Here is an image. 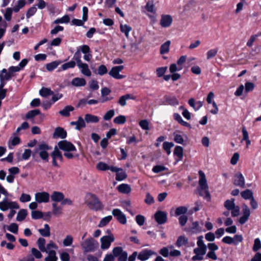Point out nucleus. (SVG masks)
Masks as SVG:
<instances>
[{
    "mask_svg": "<svg viewBox=\"0 0 261 261\" xmlns=\"http://www.w3.org/2000/svg\"><path fill=\"white\" fill-rule=\"evenodd\" d=\"M28 215L27 210L25 209H21L18 213L16 220L18 221H22L25 219Z\"/></svg>",
    "mask_w": 261,
    "mask_h": 261,
    "instance_id": "2f4dec72",
    "label": "nucleus"
},
{
    "mask_svg": "<svg viewBox=\"0 0 261 261\" xmlns=\"http://www.w3.org/2000/svg\"><path fill=\"white\" fill-rule=\"evenodd\" d=\"M218 49L217 48H213L208 50L206 53L207 59L209 60L214 57L217 54Z\"/></svg>",
    "mask_w": 261,
    "mask_h": 261,
    "instance_id": "8fccbe9b",
    "label": "nucleus"
},
{
    "mask_svg": "<svg viewBox=\"0 0 261 261\" xmlns=\"http://www.w3.org/2000/svg\"><path fill=\"white\" fill-rule=\"evenodd\" d=\"M70 21V18L68 15H66L61 18L57 19L54 21V24L68 23Z\"/></svg>",
    "mask_w": 261,
    "mask_h": 261,
    "instance_id": "79ce46f5",
    "label": "nucleus"
},
{
    "mask_svg": "<svg viewBox=\"0 0 261 261\" xmlns=\"http://www.w3.org/2000/svg\"><path fill=\"white\" fill-rule=\"evenodd\" d=\"M51 147L48 146L46 144L42 143L39 144L35 148V153L39 154L40 157L45 161H48V153L47 150H50Z\"/></svg>",
    "mask_w": 261,
    "mask_h": 261,
    "instance_id": "20e7f679",
    "label": "nucleus"
},
{
    "mask_svg": "<svg viewBox=\"0 0 261 261\" xmlns=\"http://www.w3.org/2000/svg\"><path fill=\"white\" fill-rule=\"evenodd\" d=\"M172 18L169 15H163L161 16L160 24L163 28L169 27L172 23Z\"/></svg>",
    "mask_w": 261,
    "mask_h": 261,
    "instance_id": "f3484780",
    "label": "nucleus"
},
{
    "mask_svg": "<svg viewBox=\"0 0 261 261\" xmlns=\"http://www.w3.org/2000/svg\"><path fill=\"white\" fill-rule=\"evenodd\" d=\"M8 197H6L2 201L0 202V209L3 211H6L8 209H19V205L15 201H10L8 200Z\"/></svg>",
    "mask_w": 261,
    "mask_h": 261,
    "instance_id": "39448f33",
    "label": "nucleus"
},
{
    "mask_svg": "<svg viewBox=\"0 0 261 261\" xmlns=\"http://www.w3.org/2000/svg\"><path fill=\"white\" fill-rule=\"evenodd\" d=\"M241 195L245 199H251V198H253V192L249 189L242 192Z\"/></svg>",
    "mask_w": 261,
    "mask_h": 261,
    "instance_id": "c9c22d12",
    "label": "nucleus"
},
{
    "mask_svg": "<svg viewBox=\"0 0 261 261\" xmlns=\"http://www.w3.org/2000/svg\"><path fill=\"white\" fill-rule=\"evenodd\" d=\"M118 190L124 194H128L131 191V188L128 184H122L117 187Z\"/></svg>",
    "mask_w": 261,
    "mask_h": 261,
    "instance_id": "bb28decb",
    "label": "nucleus"
},
{
    "mask_svg": "<svg viewBox=\"0 0 261 261\" xmlns=\"http://www.w3.org/2000/svg\"><path fill=\"white\" fill-rule=\"evenodd\" d=\"M144 201L146 204L150 205L154 202V200L150 193L149 192H147L146 193V198Z\"/></svg>",
    "mask_w": 261,
    "mask_h": 261,
    "instance_id": "6e6d98bb",
    "label": "nucleus"
},
{
    "mask_svg": "<svg viewBox=\"0 0 261 261\" xmlns=\"http://www.w3.org/2000/svg\"><path fill=\"white\" fill-rule=\"evenodd\" d=\"M164 98L166 103L168 105L171 106H176L178 105V101L175 96L166 95L164 96Z\"/></svg>",
    "mask_w": 261,
    "mask_h": 261,
    "instance_id": "393cba45",
    "label": "nucleus"
},
{
    "mask_svg": "<svg viewBox=\"0 0 261 261\" xmlns=\"http://www.w3.org/2000/svg\"><path fill=\"white\" fill-rule=\"evenodd\" d=\"M188 211V207L184 206H179L177 207L175 211L176 216L185 215Z\"/></svg>",
    "mask_w": 261,
    "mask_h": 261,
    "instance_id": "4c0bfd02",
    "label": "nucleus"
},
{
    "mask_svg": "<svg viewBox=\"0 0 261 261\" xmlns=\"http://www.w3.org/2000/svg\"><path fill=\"white\" fill-rule=\"evenodd\" d=\"M210 251L207 254L206 257L213 260H216L217 257L214 251L218 249V246H208Z\"/></svg>",
    "mask_w": 261,
    "mask_h": 261,
    "instance_id": "a878e982",
    "label": "nucleus"
},
{
    "mask_svg": "<svg viewBox=\"0 0 261 261\" xmlns=\"http://www.w3.org/2000/svg\"><path fill=\"white\" fill-rule=\"evenodd\" d=\"M174 154L178 156L179 160H181L183 157V148L179 146H177L174 148Z\"/></svg>",
    "mask_w": 261,
    "mask_h": 261,
    "instance_id": "e433bc0d",
    "label": "nucleus"
},
{
    "mask_svg": "<svg viewBox=\"0 0 261 261\" xmlns=\"http://www.w3.org/2000/svg\"><path fill=\"white\" fill-rule=\"evenodd\" d=\"M59 148L65 151L72 152L76 151L75 147L70 142L67 140H62L58 143Z\"/></svg>",
    "mask_w": 261,
    "mask_h": 261,
    "instance_id": "1a4fd4ad",
    "label": "nucleus"
},
{
    "mask_svg": "<svg viewBox=\"0 0 261 261\" xmlns=\"http://www.w3.org/2000/svg\"><path fill=\"white\" fill-rule=\"evenodd\" d=\"M116 172V179L118 181L123 180L127 177L126 174L123 171L122 169Z\"/></svg>",
    "mask_w": 261,
    "mask_h": 261,
    "instance_id": "58836bf2",
    "label": "nucleus"
},
{
    "mask_svg": "<svg viewBox=\"0 0 261 261\" xmlns=\"http://www.w3.org/2000/svg\"><path fill=\"white\" fill-rule=\"evenodd\" d=\"M113 253L115 257L118 258V261H127V253L124 251L120 247H117L113 249Z\"/></svg>",
    "mask_w": 261,
    "mask_h": 261,
    "instance_id": "6e6552de",
    "label": "nucleus"
},
{
    "mask_svg": "<svg viewBox=\"0 0 261 261\" xmlns=\"http://www.w3.org/2000/svg\"><path fill=\"white\" fill-rule=\"evenodd\" d=\"M81 54L80 52V50L78 49L74 54L73 57V59L76 61L77 63V65L82 63V61L81 59Z\"/></svg>",
    "mask_w": 261,
    "mask_h": 261,
    "instance_id": "3c124183",
    "label": "nucleus"
},
{
    "mask_svg": "<svg viewBox=\"0 0 261 261\" xmlns=\"http://www.w3.org/2000/svg\"><path fill=\"white\" fill-rule=\"evenodd\" d=\"M36 11L37 8L35 6L30 8L27 13V18H29L30 17L33 16L36 13Z\"/></svg>",
    "mask_w": 261,
    "mask_h": 261,
    "instance_id": "774afa93",
    "label": "nucleus"
},
{
    "mask_svg": "<svg viewBox=\"0 0 261 261\" xmlns=\"http://www.w3.org/2000/svg\"><path fill=\"white\" fill-rule=\"evenodd\" d=\"M113 215L116 217L117 220L121 224H125L126 223L125 215L118 208L114 209L112 212Z\"/></svg>",
    "mask_w": 261,
    "mask_h": 261,
    "instance_id": "2eb2a0df",
    "label": "nucleus"
},
{
    "mask_svg": "<svg viewBox=\"0 0 261 261\" xmlns=\"http://www.w3.org/2000/svg\"><path fill=\"white\" fill-rule=\"evenodd\" d=\"M153 255H157V253L151 250L144 249L139 253L138 259L141 261H145Z\"/></svg>",
    "mask_w": 261,
    "mask_h": 261,
    "instance_id": "9d476101",
    "label": "nucleus"
},
{
    "mask_svg": "<svg viewBox=\"0 0 261 261\" xmlns=\"http://www.w3.org/2000/svg\"><path fill=\"white\" fill-rule=\"evenodd\" d=\"M170 44V41L168 40L162 44L160 50V53L161 55H164L169 52Z\"/></svg>",
    "mask_w": 261,
    "mask_h": 261,
    "instance_id": "7c9ffc66",
    "label": "nucleus"
},
{
    "mask_svg": "<svg viewBox=\"0 0 261 261\" xmlns=\"http://www.w3.org/2000/svg\"><path fill=\"white\" fill-rule=\"evenodd\" d=\"M174 146L172 142H164L163 143V149L166 151L167 153L169 155L171 153L170 149Z\"/></svg>",
    "mask_w": 261,
    "mask_h": 261,
    "instance_id": "37998d69",
    "label": "nucleus"
},
{
    "mask_svg": "<svg viewBox=\"0 0 261 261\" xmlns=\"http://www.w3.org/2000/svg\"><path fill=\"white\" fill-rule=\"evenodd\" d=\"M188 243V239L184 236L179 237L176 242V245H186Z\"/></svg>",
    "mask_w": 261,
    "mask_h": 261,
    "instance_id": "603ef678",
    "label": "nucleus"
},
{
    "mask_svg": "<svg viewBox=\"0 0 261 261\" xmlns=\"http://www.w3.org/2000/svg\"><path fill=\"white\" fill-rule=\"evenodd\" d=\"M115 240V237L112 233L103 236L101 239V245H110Z\"/></svg>",
    "mask_w": 261,
    "mask_h": 261,
    "instance_id": "412c9836",
    "label": "nucleus"
},
{
    "mask_svg": "<svg viewBox=\"0 0 261 261\" xmlns=\"http://www.w3.org/2000/svg\"><path fill=\"white\" fill-rule=\"evenodd\" d=\"M136 221L139 226H142L144 223L145 218L142 215H138L136 217Z\"/></svg>",
    "mask_w": 261,
    "mask_h": 261,
    "instance_id": "0e129e2a",
    "label": "nucleus"
},
{
    "mask_svg": "<svg viewBox=\"0 0 261 261\" xmlns=\"http://www.w3.org/2000/svg\"><path fill=\"white\" fill-rule=\"evenodd\" d=\"M146 9L147 11L151 12V13H154L155 12V9H154V5L153 3V2H148L146 5Z\"/></svg>",
    "mask_w": 261,
    "mask_h": 261,
    "instance_id": "338daca9",
    "label": "nucleus"
},
{
    "mask_svg": "<svg viewBox=\"0 0 261 261\" xmlns=\"http://www.w3.org/2000/svg\"><path fill=\"white\" fill-rule=\"evenodd\" d=\"M66 132L63 128L60 127L56 128L53 134V137L54 138H60L61 139H64L66 137Z\"/></svg>",
    "mask_w": 261,
    "mask_h": 261,
    "instance_id": "aec40b11",
    "label": "nucleus"
},
{
    "mask_svg": "<svg viewBox=\"0 0 261 261\" xmlns=\"http://www.w3.org/2000/svg\"><path fill=\"white\" fill-rule=\"evenodd\" d=\"M76 65V63L74 61H70L67 63L63 64L61 66V69L63 70H67L69 68H73Z\"/></svg>",
    "mask_w": 261,
    "mask_h": 261,
    "instance_id": "a19ab883",
    "label": "nucleus"
},
{
    "mask_svg": "<svg viewBox=\"0 0 261 261\" xmlns=\"http://www.w3.org/2000/svg\"><path fill=\"white\" fill-rule=\"evenodd\" d=\"M159 253L164 257H167L170 255V251L167 247H163L160 250Z\"/></svg>",
    "mask_w": 261,
    "mask_h": 261,
    "instance_id": "69168bd1",
    "label": "nucleus"
},
{
    "mask_svg": "<svg viewBox=\"0 0 261 261\" xmlns=\"http://www.w3.org/2000/svg\"><path fill=\"white\" fill-rule=\"evenodd\" d=\"M139 125L140 127L144 130H149V123L147 120H141L139 122Z\"/></svg>",
    "mask_w": 261,
    "mask_h": 261,
    "instance_id": "bf43d9fd",
    "label": "nucleus"
},
{
    "mask_svg": "<svg viewBox=\"0 0 261 261\" xmlns=\"http://www.w3.org/2000/svg\"><path fill=\"white\" fill-rule=\"evenodd\" d=\"M51 156L52 158H54L56 159H59L61 161L63 160L62 153L59 151L57 146L55 147L54 151L51 153Z\"/></svg>",
    "mask_w": 261,
    "mask_h": 261,
    "instance_id": "f704fd0d",
    "label": "nucleus"
},
{
    "mask_svg": "<svg viewBox=\"0 0 261 261\" xmlns=\"http://www.w3.org/2000/svg\"><path fill=\"white\" fill-rule=\"evenodd\" d=\"M51 199L56 202H61L64 198V194L60 192L54 191L51 195Z\"/></svg>",
    "mask_w": 261,
    "mask_h": 261,
    "instance_id": "5701e85b",
    "label": "nucleus"
},
{
    "mask_svg": "<svg viewBox=\"0 0 261 261\" xmlns=\"http://www.w3.org/2000/svg\"><path fill=\"white\" fill-rule=\"evenodd\" d=\"M206 246H198V247L195 248L194 252L195 253V255L192 257V260H201L203 259V256L206 253Z\"/></svg>",
    "mask_w": 261,
    "mask_h": 261,
    "instance_id": "0eeeda50",
    "label": "nucleus"
},
{
    "mask_svg": "<svg viewBox=\"0 0 261 261\" xmlns=\"http://www.w3.org/2000/svg\"><path fill=\"white\" fill-rule=\"evenodd\" d=\"M120 30L122 33H124L126 37H128L129 33L132 30V28L127 24H121Z\"/></svg>",
    "mask_w": 261,
    "mask_h": 261,
    "instance_id": "c03bdc74",
    "label": "nucleus"
},
{
    "mask_svg": "<svg viewBox=\"0 0 261 261\" xmlns=\"http://www.w3.org/2000/svg\"><path fill=\"white\" fill-rule=\"evenodd\" d=\"M123 68L124 66L123 65L113 67L109 71V74L111 76L116 79H123L125 77V76L119 74V72L121 71Z\"/></svg>",
    "mask_w": 261,
    "mask_h": 261,
    "instance_id": "9b49d317",
    "label": "nucleus"
},
{
    "mask_svg": "<svg viewBox=\"0 0 261 261\" xmlns=\"http://www.w3.org/2000/svg\"><path fill=\"white\" fill-rule=\"evenodd\" d=\"M224 206L227 210V211L223 213V215L224 216L226 217L229 216L230 212L232 217H236L239 216L240 208L238 205H236L234 198L226 200L224 203Z\"/></svg>",
    "mask_w": 261,
    "mask_h": 261,
    "instance_id": "f257e3e1",
    "label": "nucleus"
},
{
    "mask_svg": "<svg viewBox=\"0 0 261 261\" xmlns=\"http://www.w3.org/2000/svg\"><path fill=\"white\" fill-rule=\"evenodd\" d=\"M86 203L90 209L96 211L102 208V204L96 195L91 193L86 195Z\"/></svg>",
    "mask_w": 261,
    "mask_h": 261,
    "instance_id": "f03ea898",
    "label": "nucleus"
},
{
    "mask_svg": "<svg viewBox=\"0 0 261 261\" xmlns=\"http://www.w3.org/2000/svg\"><path fill=\"white\" fill-rule=\"evenodd\" d=\"M62 63L60 61H55L48 63L46 65V69L49 71H51L57 67V66Z\"/></svg>",
    "mask_w": 261,
    "mask_h": 261,
    "instance_id": "72a5a7b5",
    "label": "nucleus"
},
{
    "mask_svg": "<svg viewBox=\"0 0 261 261\" xmlns=\"http://www.w3.org/2000/svg\"><path fill=\"white\" fill-rule=\"evenodd\" d=\"M31 216L33 219H39L43 218V213L39 211H33L31 213Z\"/></svg>",
    "mask_w": 261,
    "mask_h": 261,
    "instance_id": "de8ad7c7",
    "label": "nucleus"
},
{
    "mask_svg": "<svg viewBox=\"0 0 261 261\" xmlns=\"http://www.w3.org/2000/svg\"><path fill=\"white\" fill-rule=\"evenodd\" d=\"M199 185L201 190L204 191L205 194V198H207L208 200L210 199V194L208 191V185L206 182V179L204 173L201 171H199Z\"/></svg>",
    "mask_w": 261,
    "mask_h": 261,
    "instance_id": "423d86ee",
    "label": "nucleus"
},
{
    "mask_svg": "<svg viewBox=\"0 0 261 261\" xmlns=\"http://www.w3.org/2000/svg\"><path fill=\"white\" fill-rule=\"evenodd\" d=\"M154 218L159 224H163L167 221V213L164 211H158L154 214Z\"/></svg>",
    "mask_w": 261,
    "mask_h": 261,
    "instance_id": "ddd939ff",
    "label": "nucleus"
},
{
    "mask_svg": "<svg viewBox=\"0 0 261 261\" xmlns=\"http://www.w3.org/2000/svg\"><path fill=\"white\" fill-rule=\"evenodd\" d=\"M0 77L6 81H9L11 79L7 70L5 68L0 71Z\"/></svg>",
    "mask_w": 261,
    "mask_h": 261,
    "instance_id": "09e8293b",
    "label": "nucleus"
},
{
    "mask_svg": "<svg viewBox=\"0 0 261 261\" xmlns=\"http://www.w3.org/2000/svg\"><path fill=\"white\" fill-rule=\"evenodd\" d=\"M8 229L10 231H11L14 233H17L18 232V225L14 223H11L8 226Z\"/></svg>",
    "mask_w": 261,
    "mask_h": 261,
    "instance_id": "e2e57ef3",
    "label": "nucleus"
},
{
    "mask_svg": "<svg viewBox=\"0 0 261 261\" xmlns=\"http://www.w3.org/2000/svg\"><path fill=\"white\" fill-rule=\"evenodd\" d=\"M84 121L85 123H96L98 122L99 118L98 117L92 115L91 114H87L85 115Z\"/></svg>",
    "mask_w": 261,
    "mask_h": 261,
    "instance_id": "4be33fe9",
    "label": "nucleus"
},
{
    "mask_svg": "<svg viewBox=\"0 0 261 261\" xmlns=\"http://www.w3.org/2000/svg\"><path fill=\"white\" fill-rule=\"evenodd\" d=\"M77 67L80 69L81 73L87 76H90L92 74L89 68V66L87 64L84 63H81L77 65Z\"/></svg>",
    "mask_w": 261,
    "mask_h": 261,
    "instance_id": "6ab92c4d",
    "label": "nucleus"
},
{
    "mask_svg": "<svg viewBox=\"0 0 261 261\" xmlns=\"http://www.w3.org/2000/svg\"><path fill=\"white\" fill-rule=\"evenodd\" d=\"M40 114V111L38 109L33 110L29 111L26 114L25 117L27 119H29L34 118L36 116Z\"/></svg>",
    "mask_w": 261,
    "mask_h": 261,
    "instance_id": "ea45409f",
    "label": "nucleus"
},
{
    "mask_svg": "<svg viewBox=\"0 0 261 261\" xmlns=\"http://www.w3.org/2000/svg\"><path fill=\"white\" fill-rule=\"evenodd\" d=\"M53 213L55 215L59 216L62 214L61 208L60 207H58L56 203H54L53 204Z\"/></svg>",
    "mask_w": 261,
    "mask_h": 261,
    "instance_id": "5fc2aeb1",
    "label": "nucleus"
},
{
    "mask_svg": "<svg viewBox=\"0 0 261 261\" xmlns=\"http://www.w3.org/2000/svg\"><path fill=\"white\" fill-rule=\"evenodd\" d=\"M233 184L243 188L245 187V178L241 173L239 172L234 175Z\"/></svg>",
    "mask_w": 261,
    "mask_h": 261,
    "instance_id": "dca6fc26",
    "label": "nucleus"
},
{
    "mask_svg": "<svg viewBox=\"0 0 261 261\" xmlns=\"http://www.w3.org/2000/svg\"><path fill=\"white\" fill-rule=\"evenodd\" d=\"M12 12V9L11 8H8L6 9V12L4 14V17L7 20L10 21L11 20Z\"/></svg>",
    "mask_w": 261,
    "mask_h": 261,
    "instance_id": "680f3d73",
    "label": "nucleus"
},
{
    "mask_svg": "<svg viewBox=\"0 0 261 261\" xmlns=\"http://www.w3.org/2000/svg\"><path fill=\"white\" fill-rule=\"evenodd\" d=\"M129 99H134L135 98L130 94H127L121 96L118 102L120 106L124 107L126 105V100Z\"/></svg>",
    "mask_w": 261,
    "mask_h": 261,
    "instance_id": "c85d7f7f",
    "label": "nucleus"
},
{
    "mask_svg": "<svg viewBox=\"0 0 261 261\" xmlns=\"http://www.w3.org/2000/svg\"><path fill=\"white\" fill-rule=\"evenodd\" d=\"M115 114V111L114 110H110L108 111L103 116V119L105 120H110Z\"/></svg>",
    "mask_w": 261,
    "mask_h": 261,
    "instance_id": "13d9d810",
    "label": "nucleus"
},
{
    "mask_svg": "<svg viewBox=\"0 0 261 261\" xmlns=\"http://www.w3.org/2000/svg\"><path fill=\"white\" fill-rule=\"evenodd\" d=\"M31 196L29 194L25 193H22L19 198L20 201L23 203L29 202L31 200Z\"/></svg>",
    "mask_w": 261,
    "mask_h": 261,
    "instance_id": "4d7b16f0",
    "label": "nucleus"
},
{
    "mask_svg": "<svg viewBox=\"0 0 261 261\" xmlns=\"http://www.w3.org/2000/svg\"><path fill=\"white\" fill-rule=\"evenodd\" d=\"M113 122L118 124H122L126 122V117L123 115H119L114 118Z\"/></svg>",
    "mask_w": 261,
    "mask_h": 261,
    "instance_id": "49530a36",
    "label": "nucleus"
},
{
    "mask_svg": "<svg viewBox=\"0 0 261 261\" xmlns=\"http://www.w3.org/2000/svg\"><path fill=\"white\" fill-rule=\"evenodd\" d=\"M39 249L43 252H45L48 256L45 257V261H57L58 257L56 256L55 250L57 249V246H39Z\"/></svg>",
    "mask_w": 261,
    "mask_h": 261,
    "instance_id": "7ed1b4c3",
    "label": "nucleus"
},
{
    "mask_svg": "<svg viewBox=\"0 0 261 261\" xmlns=\"http://www.w3.org/2000/svg\"><path fill=\"white\" fill-rule=\"evenodd\" d=\"M108 72V69L106 66L104 65H101L97 69V73L99 75H103Z\"/></svg>",
    "mask_w": 261,
    "mask_h": 261,
    "instance_id": "864d4df0",
    "label": "nucleus"
},
{
    "mask_svg": "<svg viewBox=\"0 0 261 261\" xmlns=\"http://www.w3.org/2000/svg\"><path fill=\"white\" fill-rule=\"evenodd\" d=\"M38 231L44 237H48L50 235V227L47 224H45L44 226V228L39 229Z\"/></svg>",
    "mask_w": 261,
    "mask_h": 261,
    "instance_id": "c756f323",
    "label": "nucleus"
},
{
    "mask_svg": "<svg viewBox=\"0 0 261 261\" xmlns=\"http://www.w3.org/2000/svg\"><path fill=\"white\" fill-rule=\"evenodd\" d=\"M70 124L72 126L75 125V128L77 130H80L82 128L86 127V123L82 116H79L76 121L70 122Z\"/></svg>",
    "mask_w": 261,
    "mask_h": 261,
    "instance_id": "a211bd4d",
    "label": "nucleus"
},
{
    "mask_svg": "<svg viewBox=\"0 0 261 261\" xmlns=\"http://www.w3.org/2000/svg\"><path fill=\"white\" fill-rule=\"evenodd\" d=\"M31 251L32 254L36 258L39 259L42 257V255L40 252L41 251L40 250L39 251L35 248H33L31 250Z\"/></svg>",
    "mask_w": 261,
    "mask_h": 261,
    "instance_id": "052dcab7",
    "label": "nucleus"
},
{
    "mask_svg": "<svg viewBox=\"0 0 261 261\" xmlns=\"http://www.w3.org/2000/svg\"><path fill=\"white\" fill-rule=\"evenodd\" d=\"M74 108L71 106H66L62 110L59 111V114L64 117H69L70 116V112L73 111Z\"/></svg>",
    "mask_w": 261,
    "mask_h": 261,
    "instance_id": "cd10ccee",
    "label": "nucleus"
},
{
    "mask_svg": "<svg viewBox=\"0 0 261 261\" xmlns=\"http://www.w3.org/2000/svg\"><path fill=\"white\" fill-rule=\"evenodd\" d=\"M71 84L75 87L84 86L86 84V82L84 78L75 77L72 79Z\"/></svg>",
    "mask_w": 261,
    "mask_h": 261,
    "instance_id": "b1692460",
    "label": "nucleus"
},
{
    "mask_svg": "<svg viewBox=\"0 0 261 261\" xmlns=\"http://www.w3.org/2000/svg\"><path fill=\"white\" fill-rule=\"evenodd\" d=\"M39 94L42 97H46L53 95L54 92L49 88L43 87L40 90Z\"/></svg>",
    "mask_w": 261,
    "mask_h": 261,
    "instance_id": "473e14b6",
    "label": "nucleus"
},
{
    "mask_svg": "<svg viewBox=\"0 0 261 261\" xmlns=\"http://www.w3.org/2000/svg\"><path fill=\"white\" fill-rule=\"evenodd\" d=\"M112 219V216H108L102 218L100 221L98 226L100 227L106 226Z\"/></svg>",
    "mask_w": 261,
    "mask_h": 261,
    "instance_id": "a18cd8bd",
    "label": "nucleus"
},
{
    "mask_svg": "<svg viewBox=\"0 0 261 261\" xmlns=\"http://www.w3.org/2000/svg\"><path fill=\"white\" fill-rule=\"evenodd\" d=\"M96 168L100 171H106L110 170L112 172H117L121 170V168H119L114 166H109L106 163L100 162L96 165Z\"/></svg>",
    "mask_w": 261,
    "mask_h": 261,
    "instance_id": "4468645a",
    "label": "nucleus"
},
{
    "mask_svg": "<svg viewBox=\"0 0 261 261\" xmlns=\"http://www.w3.org/2000/svg\"><path fill=\"white\" fill-rule=\"evenodd\" d=\"M49 194L46 192H37L35 194V200L39 203H46L49 201Z\"/></svg>",
    "mask_w": 261,
    "mask_h": 261,
    "instance_id": "f8f14e48",
    "label": "nucleus"
}]
</instances>
